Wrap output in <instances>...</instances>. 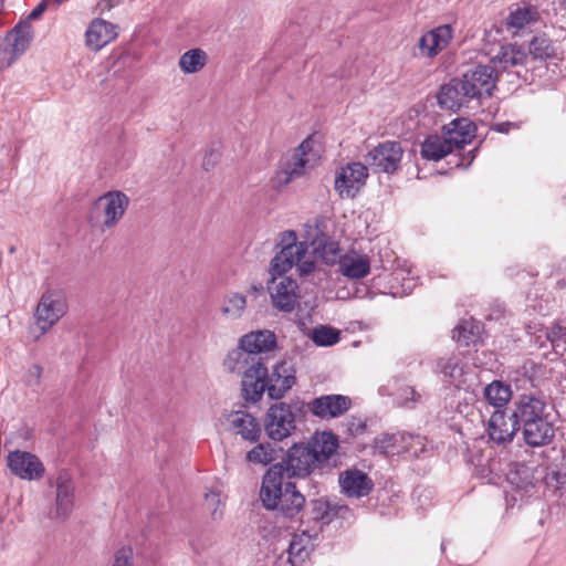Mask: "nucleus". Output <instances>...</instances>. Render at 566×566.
<instances>
[{"instance_id":"1","label":"nucleus","mask_w":566,"mask_h":566,"mask_svg":"<svg viewBox=\"0 0 566 566\" xmlns=\"http://www.w3.org/2000/svg\"><path fill=\"white\" fill-rule=\"evenodd\" d=\"M276 347L272 331H252L239 339L235 348L223 359L224 368L241 376V391L245 401L255 403L264 392L270 399L283 398L296 382V370L290 360L272 365L269 373V353Z\"/></svg>"},{"instance_id":"2","label":"nucleus","mask_w":566,"mask_h":566,"mask_svg":"<svg viewBox=\"0 0 566 566\" xmlns=\"http://www.w3.org/2000/svg\"><path fill=\"white\" fill-rule=\"evenodd\" d=\"M338 448L333 432L315 434L307 442H295L285 451L280 462L269 467L264 474L280 479H305L322 470Z\"/></svg>"},{"instance_id":"3","label":"nucleus","mask_w":566,"mask_h":566,"mask_svg":"<svg viewBox=\"0 0 566 566\" xmlns=\"http://www.w3.org/2000/svg\"><path fill=\"white\" fill-rule=\"evenodd\" d=\"M512 417L524 442L533 448L549 444L555 437L553 406L545 396L523 394L514 403Z\"/></svg>"},{"instance_id":"4","label":"nucleus","mask_w":566,"mask_h":566,"mask_svg":"<svg viewBox=\"0 0 566 566\" xmlns=\"http://www.w3.org/2000/svg\"><path fill=\"white\" fill-rule=\"evenodd\" d=\"M259 495L266 511L286 520H295L306 506V497L296 484L276 476L263 475Z\"/></svg>"},{"instance_id":"5","label":"nucleus","mask_w":566,"mask_h":566,"mask_svg":"<svg viewBox=\"0 0 566 566\" xmlns=\"http://www.w3.org/2000/svg\"><path fill=\"white\" fill-rule=\"evenodd\" d=\"M277 252L270 264V273L273 280L282 276L294 265L301 276L311 274L315 270V262L307 254V243L297 241L294 230H285L280 233V241L275 245Z\"/></svg>"},{"instance_id":"6","label":"nucleus","mask_w":566,"mask_h":566,"mask_svg":"<svg viewBox=\"0 0 566 566\" xmlns=\"http://www.w3.org/2000/svg\"><path fill=\"white\" fill-rule=\"evenodd\" d=\"M304 401H277L269 407L263 417V428L271 441L281 442L296 431V422L306 416Z\"/></svg>"},{"instance_id":"7","label":"nucleus","mask_w":566,"mask_h":566,"mask_svg":"<svg viewBox=\"0 0 566 566\" xmlns=\"http://www.w3.org/2000/svg\"><path fill=\"white\" fill-rule=\"evenodd\" d=\"M511 491L506 494L507 503L522 502L535 493L538 479L535 476V469L526 463H513L506 474Z\"/></svg>"},{"instance_id":"8","label":"nucleus","mask_w":566,"mask_h":566,"mask_svg":"<svg viewBox=\"0 0 566 566\" xmlns=\"http://www.w3.org/2000/svg\"><path fill=\"white\" fill-rule=\"evenodd\" d=\"M402 155L399 142H384L368 151L365 163L376 174H394L399 168Z\"/></svg>"},{"instance_id":"9","label":"nucleus","mask_w":566,"mask_h":566,"mask_svg":"<svg viewBox=\"0 0 566 566\" xmlns=\"http://www.w3.org/2000/svg\"><path fill=\"white\" fill-rule=\"evenodd\" d=\"M368 168L354 161L340 167L336 174L334 188L340 198H355L366 185Z\"/></svg>"},{"instance_id":"10","label":"nucleus","mask_w":566,"mask_h":566,"mask_svg":"<svg viewBox=\"0 0 566 566\" xmlns=\"http://www.w3.org/2000/svg\"><path fill=\"white\" fill-rule=\"evenodd\" d=\"M462 82L470 94L472 101L480 102L482 98L490 97L496 83V73L491 65H476L468 70L461 76Z\"/></svg>"},{"instance_id":"11","label":"nucleus","mask_w":566,"mask_h":566,"mask_svg":"<svg viewBox=\"0 0 566 566\" xmlns=\"http://www.w3.org/2000/svg\"><path fill=\"white\" fill-rule=\"evenodd\" d=\"M7 463L12 474L22 480L38 481L45 474L41 459L29 451H11L7 457Z\"/></svg>"},{"instance_id":"12","label":"nucleus","mask_w":566,"mask_h":566,"mask_svg":"<svg viewBox=\"0 0 566 566\" xmlns=\"http://www.w3.org/2000/svg\"><path fill=\"white\" fill-rule=\"evenodd\" d=\"M307 505L308 520L321 523L322 526L329 525L338 518L347 520L353 514L348 505L326 496L311 499Z\"/></svg>"},{"instance_id":"13","label":"nucleus","mask_w":566,"mask_h":566,"mask_svg":"<svg viewBox=\"0 0 566 566\" xmlns=\"http://www.w3.org/2000/svg\"><path fill=\"white\" fill-rule=\"evenodd\" d=\"M305 413L311 412L319 419H333L344 415L352 407V399L344 395H323L310 402L304 401Z\"/></svg>"},{"instance_id":"14","label":"nucleus","mask_w":566,"mask_h":566,"mask_svg":"<svg viewBox=\"0 0 566 566\" xmlns=\"http://www.w3.org/2000/svg\"><path fill=\"white\" fill-rule=\"evenodd\" d=\"M55 489V518L66 520L73 511L75 499V485L69 470H60L52 482Z\"/></svg>"},{"instance_id":"15","label":"nucleus","mask_w":566,"mask_h":566,"mask_svg":"<svg viewBox=\"0 0 566 566\" xmlns=\"http://www.w3.org/2000/svg\"><path fill=\"white\" fill-rule=\"evenodd\" d=\"M224 417L230 432L251 444L259 442L262 434V426L252 413L245 410H233Z\"/></svg>"},{"instance_id":"16","label":"nucleus","mask_w":566,"mask_h":566,"mask_svg":"<svg viewBox=\"0 0 566 566\" xmlns=\"http://www.w3.org/2000/svg\"><path fill=\"white\" fill-rule=\"evenodd\" d=\"M313 150V140L311 137L304 139L293 154V160L287 163L276 174V179L280 186H285L293 179L298 178L305 174V168L312 159H315Z\"/></svg>"},{"instance_id":"17","label":"nucleus","mask_w":566,"mask_h":566,"mask_svg":"<svg viewBox=\"0 0 566 566\" xmlns=\"http://www.w3.org/2000/svg\"><path fill=\"white\" fill-rule=\"evenodd\" d=\"M97 205H103L104 220L102 222L103 229L114 228L123 218L129 205V198L122 191H108L101 196Z\"/></svg>"},{"instance_id":"18","label":"nucleus","mask_w":566,"mask_h":566,"mask_svg":"<svg viewBox=\"0 0 566 566\" xmlns=\"http://www.w3.org/2000/svg\"><path fill=\"white\" fill-rule=\"evenodd\" d=\"M464 83L460 77H453L448 83L443 84L438 93V104L441 108L450 111H459L462 107H469L472 101L468 94Z\"/></svg>"},{"instance_id":"19","label":"nucleus","mask_w":566,"mask_h":566,"mask_svg":"<svg viewBox=\"0 0 566 566\" xmlns=\"http://www.w3.org/2000/svg\"><path fill=\"white\" fill-rule=\"evenodd\" d=\"M453 38L450 24H442L426 32L418 41L421 56L433 59L447 49Z\"/></svg>"},{"instance_id":"20","label":"nucleus","mask_w":566,"mask_h":566,"mask_svg":"<svg viewBox=\"0 0 566 566\" xmlns=\"http://www.w3.org/2000/svg\"><path fill=\"white\" fill-rule=\"evenodd\" d=\"M476 126L468 118H455L443 126V138L449 147L462 149L475 137Z\"/></svg>"},{"instance_id":"21","label":"nucleus","mask_w":566,"mask_h":566,"mask_svg":"<svg viewBox=\"0 0 566 566\" xmlns=\"http://www.w3.org/2000/svg\"><path fill=\"white\" fill-rule=\"evenodd\" d=\"M273 306L282 312L294 311L298 300V285L295 280L282 276L273 287L269 286Z\"/></svg>"},{"instance_id":"22","label":"nucleus","mask_w":566,"mask_h":566,"mask_svg":"<svg viewBox=\"0 0 566 566\" xmlns=\"http://www.w3.org/2000/svg\"><path fill=\"white\" fill-rule=\"evenodd\" d=\"M65 313V305L60 300H54L52 294L44 293L38 304L35 318L41 334L48 332Z\"/></svg>"},{"instance_id":"23","label":"nucleus","mask_w":566,"mask_h":566,"mask_svg":"<svg viewBox=\"0 0 566 566\" xmlns=\"http://www.w3.org/2000/svg\"><path fill=\"white\" fill-rule=\"evenodd\" d=\"M517 431L512 415L507 417L503 410H495L491 415L488 423V434L493 442L506 444L513 440Z\"/></svg>"},{"instance_id":"24","label":"nucleus","mask_w":566,"mask_h":566,"mask_svg":"<svg viewBox=\"0 0 566 566\" xmlns=\"http://www.w3.org/2000/svg\"><path fill=\"white\" fill-rule=\"evenodd\" d=\"M342 492L348 497H364L374 489V482L360 470H347L339 475Z\"/></svg>"},{"instance_id":"25","label":"nucleus","mask_w":566,"mask_h":566,"mask_svg":"<svg viewBox=\"0 0 566 566\" xmlns=\"http://www.w3.org/2000/svg\"><path fill=\"white\" fill-rule=\"evenodd\" d=\"M116 38L117 27L98 18L90 23L85 32L86 46L93 51H99Z\"/></svg>"},{"instance_id":"26","label":"nucleus","mask_w":566,"mask_h":566,"mask_svg":"<svg viewBox=\"0 0 566 566\" xmlns=\"http://www.w3.org/2000/svg\"><path fill=\"white\" fill-rule=\"evenodd\" d=\"M378 392L382 397H394L395 402L400 407H413L420 399V395L413 387L401 384L398 378H392L388 384L380 386Z\"/></svg>"},{"instance_id":"27","label":"nucleus","mask_w":566,"mask_h":566,"mask_svg":"<svg viewBox=\"0 0 566 566\" xmlns=\"http://www.w3.org/2000/svg\"><path fill=\"white\" fill-rule=\"evenodd\" d=\"M313 541L314 537L307 531L293 535L287 548V559L292 566H303L305 564L314 551Z\"/></svg>"},{"instance_id":"28","label":"nucleus","mask_w":566,"mask_h":566,"mask_svg":"<svg viewBox=\"0 0 566 566\" xmlns=\"http://www.w3.org/2000/svg\"><path fill=\"white\" fill-rule=\"evenodd\" d=\"M33 39V29L29 21H20L7 34V45L11 48L19 57L28 50Z\"/></svg>"},{"instance_id":"29","label":"nucleus","mask_w":566,"mask_h":566,"mask_svg":"<svg viewBox=\"0 0 566 566\" xmlns=\"http://www.w3.org/2000/svg\"><path fill=\"white\" fill-rule=\"evenodd\" d=\"M342 274L352 280L363 279L370 271V261L367 255L345 254L338 260Z\"/></svg>"},{"instance_id":"30","label":"nucleus","mask_w":566,"mask_h":566,"mask_svg":"<svg viewBox=\"0 0 566 566\" xmlns=\"http://www.w3.org/2000/svg\"><path fill=\"white\" fill-rule=\"evenodd\" d=\"M528 60V54L525 50L517 44H507L501 46L497 54L492 59L495 65L501 70H509L510 67L525 65Z\"/></svg>"},{"instance_id":"31","label":"nucleus","mask_w":566,"mask_h":566,"mask_svg":"<svg viewBox=\"0 0 566 566\" xmlns=\"http://www.w3.org/2000/svg\"><path fill=\"white\" fill-rule=\"evenodd\" d=\"M313 253L319 256L326 264L333 265L338 259L339 243L329 235L319 232L312 240Z\"/></svg>"},{"instance_id":"32","label":"nucleus","mask_w":566,"mask_h":566,"mask_svg":"<svg viewBox=\"0 0 566 566\" xmlns=\"http://www.w3.org/2000/svg\"><path fill=\"white\" fill-rule=\"evenodd\" d=\"M545 494L566 507V473L552 470L544 476Z\"/></svg>"},{"instance_id":"33","label":"nucleus","mask_w":566,"mask_h":566,"mask_svg":"<svg viewBox=\"0 0 566 566\" xmlns=\"http://www.w3.org/2000/svg\"><path fill=\"white\" fill-rule=\"evenodd\" d=\"M530 54L534 60H562L555 43L545 34L535 35L530 42Z\"/></svg>"},{"instance_id":"34","label":"nucleus","mask_w":566,"mask_h":566,"mask_svg":"<svg viewBox=\"0 0 566 566\" xmlns=\"http://www.w3.org/2000/svg\"><path fill=\"white\" fill-rule=\"evenodd\" d=\"M405 439V433H382L375 438L374 448L378 453L385 455H395L401 452H411L410 447L400 446V442H403Z\"/></svg>"},{"instance_id":"35","label":"nucleus","mask_w":566,"mask_h":566,"mask_svg":"<svg viewBox=\"0 0 566 566\" xmlns=\"http://www.w3.org/2000/svg\"><path fill=\"white\" fill-rule=\"evenodd\" d=\"M420 154L423 159L438 161L452 154V148L447 145L442 136L429 135L421 144Z\"/></svg>"},{"instance_id":"36","label":"nucleus","mask_w":566,"mask_h":566,"mask_svg":"<svg viewBox=\"0 0 566 566\" xmlns=\"http://www.w3.org/2000/svg\"><path fill=\"white\" fill-rule=\"evenodd\" d=\"M481 325L478 321L470 318L461 321L452 331V338L460 346H470L480 339Z\"/></svg>"},{"instance_id":"37","label":"nucleus","mask_w":566,"mask_h":566,"mask_svg":"<svg viewBox=\"0 0 566 566\" xmlns=\"http://www.w3.org/2000/svg\"><path fill=\"white\" fill-rule=\"evenodd\" d=\"M437 369L440 374H442L447 380L454 385L455 387H460L463 382V367L460 364V359L455 356L440 358L437 361Z\"/></svg>"},{"instance_id":"38","label":"nucleus","mask_w":566,"mask_h":566,"mask_svg":"<svg viewBox=\"0 0 566 566\" xmlns=\"http://www.w3.org/2000/svg\"><path fill=\"white\" fill-rule=\"evenodd\" d=\"M207 62L208 55L203 50L191 49L180 56L178 65L185 74H193L203 69Z\"/></svg>"},{"instance_id":"39","label":"nucleus","mask_w":566,"mask_h":566,"mask_svg":"<svg viewBox=\"0 0 566 566\" xmlns=\"http://www.w3.org/2000/svg\"><path fill=\"white\" fill-rule=\"evenodd\" d=\"M484 397L490 405L501 408L510 401L512 390L505 382L494 380L484 388Z\"/></svg>"},{"instance_id":"40","label":"nucleus","mask_w":566,"mask_h":566,"mask_svg":"<svg viewBox=\"0 0 566 566\" xmlns=\"http://www.w3.org/2000/svg\"><path fill=\"white\" fill-rule=\"evenodd\" d=\"M276 458V450L270 442L258 443L245 454V460L249 463L262 465H272Z\"/></svg>"},{"instance_id":"41","label":"nucleus","mask_w":566,"mask_h":566,"mask_svg":"<svg viewBox=\"0 0 566 566\" xmlns=\"http://www.w3.org/2000/svg\"><path fill=\"white\" fill-rule=\"evenodd\" d=\"M536 17L537 12L531 7L517 8L507 15L506 27L507 29L520 30L535 21Z\"/></svg>"},{"instance_id":"42","label":"nucleus","mask_w":566,"mask_h":566,"mask_svg":"<svg viewBox=\"0 0 566 566\" xmlns=\"http://www.w3.org/2000/svg\"><path fill=\"white\" fill-rule=\"evenodd\" d=\"M247 307V297L238 292L226 296L221 311L231 318H240Z\"/></svg>"},{"instance_id":"43","label":"nucleus","mask_w":566,"mask_h":566,"mask_svg":"<svg viewBox=\"0 0 566 566\" xmlns=\"http://www.w3.org/2000/svg\"><path fill=\"white\" fill-rule=\"evenodd\" d=\"M312 339L317 346H332L339 340V332L329 326L313 329Z\"/></svg>"},{"instance_id":"44","label":"nucleus","mask_w":566,"mask_h":566,"mask_svg":"<svg viewBox=\"0 0 566 566\" xmlns=\"http://www.w3.org/2000/svg\"><path fill=\"white\" fill-rule=\"evenodd\" d=\"M545 336L556 352L559 348H562V350L566 349V326L554 323L546 328Z\"/></svg>"},{"instance_id":"45","label":"nucleus","mask_w":566,"mask_h":566,"mask_svg":"<svg viewBox=\"0 0 566 566\" xmlns=\"http://www.w3.org/2000/svg\"><path fill=\"white\" fill-rule=\"evenodd\" d=\"M221 505L219 492L210 491L205 494L203 506L210 512L212 520H220L223 516Z\"/></svg>"},{"instance_id":"46","label":"nucleus","mask_w":566,"mask_h":566,"mask_svg":"<svg viewBox=\"0 0 566 566\" xmlns=\"http://www.w3.org/2000/svg\"><path fill=\"white\" fill-rule=\"evenodd\" d=\"M112 566H134V553L132 547L123 546L114 554Z\"/></svg>"},{"instance_id":"47","label":"nucleus","mask_w":566,"mask_h":566,"mask_svg":"<svg viewBox=\"0 0 566 566\" xmlns=\"http://www.w3.org/2000/svg\"><path fill=\"white\" fill-rule=\"evenodd\" d=\"M19 56L11 51L9 45H4L0 48V70L10 67Z\"/></svg>"},{"instance_id":"48","label":"nucleus","mask_w":566,"mask_h":566,"mask_svg":"<svg viewBox=\"0 0 566 566\" xmlns=\"http://www.w3.org/2000/svg\"><path fill=\"white\" fill-rule=\"evenodd\" d=\"M221 157V154L218 149H209L206 151L203 160H202V168L206 171H209L216 167V165L219 163Z\"/></svg>"},{"instance_id":"49","label":"nucleus","mask_w":566,"mask_h":566,"mask_svg":"<svg viewBox=\"0 0 566 566\" xmlns=\"http://www.w3.org/2000/svg\"><path fill=\"white\" fill-rule=\"evenodd\" d=\"M42 376V368L39 365H32L24 376V382L27 386H38Z\"/></svg>"},{"instance_id":"50","label":"nucleus","mask_w":566,"mask_h":566,"mask_svg":"<svg viewBox=\"0 0 566 566\" xmlns=\"http://www.w3.org/2000/svg\"><path fill=\"white\" fill-rule=\"evenodd\" d=\"M476 153H478V148L475 147L472 150H469L468 153L462 154L461 157H460V155H455L454 167L468 168L474 160Z\"/></svg>"},{"instance_id":"51","label":"nucleus","mask_w":566,"mask_h":566,"mask_svg":"<svg viewBox=\"0 0 566 566\" xmlns=\"http://www.w3.org/2000/svg\"><path fill=\"white\" fill-rule=\"evenodd\" d=\"M49 3L46 0H42L27 17L24 21H33L39 19L42 13L46 10Z\"/></svg>"},{"instance_id":"52","label":"nucleus","mask_w":566,"mask_h":566,"mask_svg":"<svg viewBox=\"0 0 566 566\" xmlns=\"http://www.w3.org/2000/svg\"><path fill=\"white\" fill-rule=\"evenodd\" d=\"M515 125L511 122H502L494 125V130L501 134H507Z\"/></svg>"},{"instance_id":"53","label":"nucleus","mask_w":566,"mask_h":566,"mask_svg":"<svg viewBox=\"0 0 566 566\" xmlns=\"http://www.w3.org/2000/svg\"><path fill=\"white\" fill-rule=\"evenodd\" d=\"M365 427H366V424H365V423L359 422V424L357 426V428H356L355 430H353V429L350 428V431H352V432H355V433H358V432H361V431L365 429Z\"/></svg>"},{"instance_id":"54","label":"nucleus","mask_w":566,"mask_h":566,"mask_svg":"<svg viewBox=\"0 0 566 566\" xmlns=\"http://www.w3.org/2000/svg\"><path fill=\"white\" fill-rule=\"evenodd\" d=\"M99 6L104 9V8H107L109 9L112 7V4L109 3V1L107 0H103Z\"/></svg>"},{"instance_id":"55","label":"nucleus","mask_w":566,"mask_h":566,"mask_svg":"<svg viewBox=\"0 0 566 566\" xmlns=\"http://www.w3.org/2000/svg\"><path fill=\"white\" fill-rule=\"evenodd\" d=\"M408 438H409L411 441H415V440H416L418 443H421V441H420V440H421V438H420L419 436L413 437V436H410V434H409V436H408Z\"/></svg>"},{"instance_id":"56","label":"nucleus","mask_w":566,"mask_h":566,"mask_svg":"<svg viewBox=\"0 0 566 566\" xmlns=\"http://www.w3.org/2000/svg\"><path fill=\"white\" fill-rule=\"evenodd\" d=\"M252 289H253L254 291H262V290H263V286H262V285H260V286L258 287L256 285H252Z\"/></svg>"},{"instance_id":"57","label":"nucleus","mask_w":566,"mask_h":566,"mask_svg":"<svg viewBox=\"0 0 566 566\" xmlns=\"http://www.w3.org/2000/svg\"><path fill=\"white\" fill-rule=\"evenodd\" d=\"M3 6H4V0H0V12L2 11L3 9Z\"/></svg>"},{"instance_id":"58","label":"nucleus","mask_w":566,"mask_h":566,"mask_svg":"<svg viewBox=\"0 0 566 566\" xmlns=\"http://www.w3.org/2000/svg\"><path fill=\"white\" fill-rule=\"evenodd\" d=\"M446 549V541H442L441 543V551L443 552Z\"/></svg>"},{"instance_id":"59","label":"nucleus","mask_w":566,"mask_h":566,"mask_svg":"<svg viewBox=\"0 0 566 566\" xmlns=\"http://www.w3.org/2000/svg\"><path fill=\"white\" fill-rule=\"evenodd\" d=\"M9 252H10V253H14V252H15V248H14V247H11V248L9 249Z\"/></svg>"},{"instance_id":"60","label":"nucleus","mask_w":566,"mask_h":566,"mask_svg":"<svg viewBox=\"0 0 566 566\" xmlns=\"http://www.w3.org/2000/svg\"><path fill=\"white\" fill-rule=\"evenodd\" d=\"M412 282L408 281V289H411Z\"/></svg>"}]
</instances>
